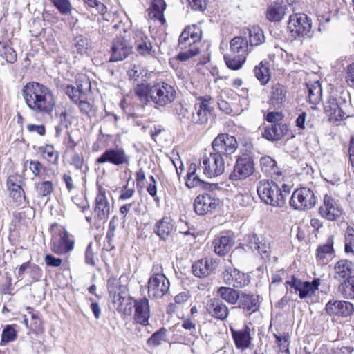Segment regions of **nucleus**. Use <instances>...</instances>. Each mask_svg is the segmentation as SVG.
I'll return each mask as SVG.
<instances>
[{"label":"nucleus","instance_id":"obj_28","mask_svg":"<svg viewBox=\"0 0 354 354\" xmlns=\"http://www.w3.org/2000/svg\"><path fill=\"white\" fill-rule=\"evenodd\" d=\"M287 6L282 1L277 0L271 2L267 7L266 15L270 21H280L286 14Z\"/></svg>","mask_w":354,"mask_h":354},{"label":"nucleus","instance_id":"obj_62","mask_svg":"<svg viewBox=\"0 0 354 354\" xmlns=\"http://www.w3.org/2000/svg\"><path fill=\"white\" fill-rule=\"evenodd\" d=\"M28 274L34 281H38L42 276V271L41 268L36 264L30 263L29 266Z\"/></svg>","mask_w":354,"mask_h":354},{"label":"nucleus","instance_id":"obj_15","mask_svg":"<svg viewBox=\"0 0 354 354\" xmlns=\"http://www.w3.org/2000/svg\"><path fill=\"white\" fill-rule=\"evenodd\" d=\"M131 53V43L123 37H117L112 41L109 61L111 62L122 61Z\"/></svg>","mask_w":354,"mask_h":354},{"label":"nucleus","instance_id":"obj_1","mask_svg":"<svg viewBox=\"0 0 354 354\" xmlns=\"http://www.w3.org/2000/svg\"><path fill=\"white\" fill-rule=\"evenodd\" d=\"M225 171V160L212 151L205 154L199 164L192 163L188 169L186 186L191 189L196 187H206L216 186L214 184L205 183L201 175L212 178L221 176Z\"/></svg>","mask_w":354,"mask_h":354},{"label":"nucleus","instance_id":"obj_25","mask_svg":"<svg viewBox=\"0 0 354 354\" xmlns=\"http://www.w3.org/2000/svg\"><path fill=\"white\" fill-rule=\"evenodd\" d=\"M354 274V263L347 259L338 261L334 266V279L346 280Z\"/></svg>","mask_w":354,"mask_h":354},{"label":"nucleus","instance_id":"obj_30","mask_svg":"<svg viewBox=\"0 0 354 354\" xmlns=\"http://www.w3.org/2000/svg\"><path fill=\"white\" fill-rule=\"evenodd\" d=\"M230 49L231 53L243 57L245 59L248 55L253 50L247 39L241 36L235 37L230 41Z\"/></svg>","mask_w":354,"mask_h":354},{"label":"nucleus","instance_id":"obj_48","mask_svg":"<svg viewBox=\"0 0 354 354\" xmlns=\"http://www.w3.org/2000/svg\"><path fill=\"white\" fill-rule=\"evenodd\" d=\"M15 327V324H8L3 328L1 336L0 346H5L6 344L16 340L17 332Z\"/></svg>","mask_w":354,"mask_h":354},{"label":"nucleus","instance_id":"obj_42","mask_svg":"<svg viewBox=\"0 0 354 354\" xmlns=\"http://www.w3.org/2000/svg\"><path fill=\"white\" fill-rule=\"evenodd\" d=\"M308 88V100L313 104L319 102L322 97V86L318 81L309 82L306 84Z\"/></svg>","mask_w":354,"mask_h":354},{"label":"nucleus","instance_id":"obj_26","mask_svg":"<svg viewBox=\"0 0 354 354\" xmlns=\"http://www.w3.org/2000/svg\"><path fill=\"white\" fill-rule=\"evenodd\" d=\"M288 131V126L285 124H270L265 127L262 136L269 141H277L284 137Z\"/></svg>","mask_w":354,"mask_h":354},{"label":"nucleus","instance_id":"obj_52","mask_svg":"<svg viewBox=\"0 0 354 354\" xmlns=\"http://www.w3.org/2000/svg\"><path fill=\"white\" fill-rule=\"evenodd\" d=\"M0 55L3 57L8 63L14 64L17 59L15 50L10 46L4 44L0 49Z\"/></svg>","mask_w":354,"mask_h":354},{"label":"nucleus","instance_id":"obj_9","mask_svg":"<svg viewBox=\"0 0 354 354\" xmlns=\"http://www.w3.org/2000/svg\"><path fill=\"white\" fill-rule=\"evenodd\" d=\"M62 88L71 101L78 105L81 113L88 116V95L83 85L77 84V87H75L71 84H66Z\"/></svg>","mask_w":354,"mask_h":354},{"label":"nucleus","instance_id":"obj_59","mask_svg":"<svg viewBox=\"0 0 354 354\" xmlns=\"http://www.w3.org/2000/svg\"><path fill=\"white\" fill-rule=\"evenodd\" d=\"M3 283L1 287V292L3 295H12L11 292L12 288V277L8 272L4 273L3 277Z\"/></svg>","mask_w":354,"mask_h":354},{"label":"nucleus","instance_id":"obj_20","mask_svg":"<svg viewBox=\"0 0 354 354\" xmlns=\"http://www.w3.org/2000/svg\"><path fill=\"white\" fill-rule=\"evenodd\" d=\"M247 245L253 251H257L263 258L268 257L270 253V244L263 237L256 234H249L245 236Z\"/></svg>","mask_w":354,"mask_h":354},{"label":"nucleus","instance_id":"obj_45","mask_svg":"<svg viewBox=\"0 0 354 354\" xmlns=\"http://www.w3.org/2000/svg\"><path fill=\"white\" fill-rule=\"evenodd\" d=\"M35 188L39 196L46 197L47 200L54 192L55 187L50 180H42L35 184Z\"/></svg>","mask_w":354,"mask_h":354},{"label":"nucleus","instance_id":"obj_10","mask_svg":"<svg viewBox=\"0 0 354 354\" xmlns=\"http://www.w3.org/2000/svg\"><path fill=\"white\" fill-rule=\"evenodd\" d=\"M254 163L252 156L243 154L237 158L234 169L229 178L231 180H244L254 172Z\"/></svg>","mask_w":354,"mask_h":354},{"label":"nucleus","instance_id":"obj_60","mask_svg":"<svg viewBox=\"0 0 354 354\" xmlns=\"http://www.w3.org/2000/svg\"><path fill=\"white\" fill-rule=\"evenodd\" d=\"M106 11V8L104 4L97 0H90V12H91L92 15H103Z\"/></svg>","mask_w":354,"mask_h":354},{"label":"nucleus","instance_id":"obj_34","mask_svg":"<svg viewBox=\"0 0 354 354\" xmlns=\"http://www.w3.org/2000/svg\"><path fill=\"white\" fill-rule=\"evenodd\" d=\"M260 166L263 173L272 178H276L281 175L279 168L274 159L268 156L261 157Z\"/></svg>","mask_w":354,"mask_h":354},{"label":"nucleus","instance_id":"obj_19","mask_svg":"<svg viewBox=\"0 0 354 354\" xmlns=\"http://www.w3.org/2000/svg\"><path fill=\"white\" fill-rule=\"evenodd\" d=\"M205 309L210 317L220 321H225L230 313L227 306L218 298L209 299L205 305Z\"/></svg>","mask_w":354,"mask_h":354},{"label":"nucleus","instance_id":"obj_61","mask_svg":"<svg viewBox=\"0 0 354 354\" xmlns=\"http://www.w3.org/2000/svg\"><path fill=\"white\" fill-rule=\"evenodd\" d=\"M53 251L59 255L65 254L73 249V245H58L52 242Z\"/></svg>","mask_w":354,"mask_h":354},{"label":"nucleus","instance_id":"obj_56","mask_svg":"<svg viewBox=\"0 0 354 354\" xmlns=\"http://www.w3.org/2000/svg\"><path fill=\"white\" fill-rule=\"evenodd\" d=\"M167 330L161 328L158 331L153 333L148 339L147 343L150 346H156L160 345L162 342L165 340Z\"/></svg>","mask_w":354,"mask_h":354},{"label":"nucleus","instance_id":"obj_23","mask_svg":"<svg viewBox=\"0 0 354 354\" xmlns=\"http://www.w3.org/2000/svg\"><path fill=\"white\" fill-rule=\"evenodd\" d=\"M133 306L135 308L136 322L144 326L147 325L150 317L149 300L147 298L135 300Z\"/></svg>","mask_w":354,"mask_h":354},{"label":"nucleus","instance_id":"obj_3","mask_svg":"<svg viewBox=\"0 0 354 354\" xmlns=\"http://www.w3.org/2000/svg\"><path fill=\"white\" fill-rule=\"evenodd\" d=\"M290 192L289 185L282 184L280 187L272 180H260L257 185V193L261 200L273 207H283Z\"/></svg>","mask_w":354,"mask_h":354},{"label":"nucleus","instance_id":"obj_55","mask_svg":"<svg viewBox=\"0 0 354 354\" xmlns=\"http://www.w3.org/2000/svg\"><path fill=\"white\" fill-rule=\"evenodd\" d=\"M29 164V169L32 171L35 177L42 178L41 171H45L46 168L38 160H27L24 163V167H26Z\"/></svg>","mask_w":354,"mask_h":354},{"label":"nucleus","instance_id":"obj_39","mask_svg":"<svg viewBox=\"0 0 354 354\" xmlns=\"http://www.w3.org/2000/svg\"><path fill=\"white\" fill-rule=\"evenodd\" d=\"M274 337L276 339V351L278 354H290L289 351L290 336L289 333L286 332L274 333Z\"/></svg>","mask_w":354,"mask_h":354},{"label":"nucleus","instance_id":"obj_58","mask_svg":"<svg viewBox=\"0 0 354 354\" xmlns=\"http://www.w3.org/2000/svg\"><path fill=\"white\" fill-rule=\"evenodd\" d=\"M182 50L183 51L179 53L177 55V59L181 62H185L189 58L197 55L200 53L198 46H193L192 48H187Z\"/></svg>","mask_w":354,"mask_h":354},{"label":"nucleus","instance_id":"obj_12","mask_svg":"<svg viewBox=\"0 0 354 354\" xmlns=\"http://www.w3.org/2000/svg\"><path fill=\"white\" fill-rule=\"evenodd\" d=\"M288 28L295 37L308 35L311 30V21L303 13L290 16Z\"/></svg>","mask_w":354,"mask_h":354},{"label":"nucleus","instance_id":"obj_22","mask_svg":"<svg viewBox=\"0 0 354 354\" xmlns=\"http://www.w3.org/2000/svg\"><path fill=\"white\" fill-rule=\"evenodd\" d=\"M325 310L330 315L347 317L352 314L354 306L351 302L346 301H329L326 305Z\"/></svg>","mask_w":354,"mask_h":354},{"label":"nucleus","instance_id":"obj_16","mask_svg":"<svg viewBox=\"0 0 354 354\" xmlns=\"http://www.w3.org/2000/svg\"><path fill=\"white\" fill-rule=\"evenodd\" d=\"M219 204V199L209 194L198 196L194 202L195 212L198 215H205L212 213Z\"/></svg>","mask_w":354,"mask_h":354},{"label":"nucleus","instance_id":"obj_6","mask_svg":"<svg viewBox=\"0 0 354 354\" xmlns=\"http://www.w3.org/2000/svg\"><path fill=\"white\" fill-rule=\"evenodd\" d=\"M212 147L213 153L225 160V158L235 153L238 142L234 136L228 133H220L212 141Z\"/></svg>","mask_w":354,"mask_h":354},{"label":"nucleus","instance_id":"obj_33","mask_svg":"<svg viewBox=\"0 0 354 354\" xmlns=\"http://www.w3.org/2000/svg\"><path fill=\"white\" fill-rule=\"evenodd\" d=\"M52 242L58 245H73L74 241L69 238V233L61 225L54 223L51 225Z\"/></svg>","mask_w":354,"mask_h":354},{"label":"nucleus","instance_id":"obj_13","mask_svg":"<svg viewBox=\"0 0 354 354\" xmlns=\"http://www.w3.org/2000/svg\"><path fill=\"white\" fill-rule=\"evenodd\" d=\"M110 212V205L106 197L104 192L99 191L95 198V203L93 211L95 222L93 223L96 228L101 227L102 223L108 218Z\"/></svg>","mask_w":354,"mask_h":354},{"label":"nucleus","instance_id":"obj_31","mask_svg":"<svg viewBox=\"0 0 354 354\" xmlns=\"http://www.w3.org/2000/svg\"><path fill=\"white\" fill-rule=\"evenodd\" d=\"M174 230V227L171 218L165 216L155 223L153 232L161 240L166 241L169 239Z\"/></svg>","mask_w":354,"mask_h":354},{"label":"nucleus","instance_id":"obj_4","mask_svg":"<svg viewBox=\"0 0 354 354\" xmlns=\"http://www.w3.org/2000/svg\"><path fill=\"white\" fill-rule=\"evenodd\" d=\"M107 288L114 308L120 313L131 315L133 306L127 286L121 284L120 279L112 277L107 281Z\"/></svg>","mask_w":354,"mask_h":354},{"label":"nucleus","instance_id":"obj_17","mask_svg":"<svg viewBox=\"0 0 354 354\" xmlns=\"http://www.w3.org/2000/svg\"><path fill=\"white\" fill-rule=\"evenodd\" d=\"M169 281L166 276L150 277L148 281V294L149 297L162 298L169 291Z\"/></svg>","mask_w":354,"mask_h":354},{"label":"nucleus","instance_id":"obj_37","mask_svg":"<svg viewBox=\"0 0 354 354\" xmlns=\"http://www.w3.org/2000/svg\"><path fill=\"white\" fill-rule=\"evenodd\" d=\"M167 5L164 0H153L151 7L148 10L149 18L158 19L164 24L165 22L164 11Z\"/></svg>","mask_w":354,"mask_h":354},{"label":"nucleus","instance_id":"obj_41","mask_svg":"<svg viewBox=\"0 0 354 354\" xmlns=\"http://www.w3.org/2000/svg\"><path fill=\"white\" fill-rule=\"evenodd\" d=\"M239 306L243 309L254 312L258 309L257 297L253 295H239Z\"/></svg>","mask_w":354,"mask_h":354},{"label":"nucleus","instance_id":"obj_14","mask_svg":"<svg viewBox=\"0 0 354 354\" xmlns=\"http://www.w3.org/2000/svg\"><path fill=\"white\" fill-rule=\"evenodd\" d=\"M320 215L326 220L335 221L342 215V208L339 201L330 195L324 196L323 204L319 207Z\"/></svg>","mask_w":354,"mask_h":354},{"label":"nucleus","instance_id":"obj_43","mask_svg":"<svg viewBox=\"0 0 354 354\" xmlns=\"http://www.w3.org/2000/svg\"><path fill=\"white\" fill-rule=\"evenodd\" d=\"M254 75L262 85L266 84L270 80V74L268 62H261L254 68Z\"/></svg>","mask_w":354,"mask_h":354},{"label":"nucleus","instance_id":"obj_29","mask_svg":"<svg viewBox=\"0 0 354 354\" xmlns=\"http://www.w3.org/2000/svg\"><path fill=\"white\" fill-rule=\"evenodd\" d=\"M232 335L237 348L245 350L250 346L252 337L250 329L248 326L241 330L231 328Z\"/></svg>","mask_w":354,"mask_h":354},{"label":"nucleus","instance_id":"obj_44","mask_svg":"<svg viewBox=\"0 0 354 354\" xmlns=\"http://www.w3.org/2000/svg\"><path fill=\"white\" fill-rule=\"evenodd\" d=\"M250 45L253 48L254 46H259L265 42L266 38L263 30L258 26H252L248 29Z\"/></svg>","mask_w":354,"mask_h":354},{"label":"nucleus","instance_id":"obj_7","mask_svg":"<svg viewBox=\"0 0 354 354\" xmlns=\"http://www.w3.org/2000/svg\"><path fill=\"white\" fill-rule=\"evenodd\" d=\"M212 97L205 95L197 97L194 111H192L191 123L205 126L208 122V113L213 110Z\"/></svg>","mask_w":354,"mask_h":354},{"label":"nucleus","instance_id":"obj_47","mask_svg":"<svg viewBox=\"0 0 354 354\" xmlns=\"http://www.w3.org/2000/svg\"><path fill=\"white\" fill-rule=\"evenodd\" d=\"M339 292L344 298L348 299H354V276L344 280L338 287Z\"/></svg>","mask_w":354,"mask_h":354},{"label":"nucleus","instance_id":"obj_64","mask_svg":"<svg viewBox=\"0 0 354 354\" xmlns=\"http://www.w3.org/2000/svg\"><path fill=\"white\" fill-rule=\"evenodd\" d=\"M45 262L48 266L57 268L61 266L62 259L48 254L45 256Z\"/></svg>","mask_w":354,"mask_h":354},{"label":"nucleus","instance_id":"obj_24","mask_svg":"<svg viewBox=\"0 0 354 354\" xmlns=\"http://www.w3.org/2000/svg\"><path fill=\"white\" fill-rule=\"evenodd\" d=\"M216 266V261L212 258L202 259L193 264L192 272L197 277H206L213 272Z\"/></svg>","mask_w":354,"mask_h":354},{"label":"nucleus","instance_id":"obj_63","mask_svg":"<svg viewBox=\"0 0 354 354\" xmlns=\"http://www.w3.org/2000/svg\"><path fill=\"white\" fill-rule=\"evenodd\" d=\"M73 203L80 209L82 212H84L85 210L88 207V202L86 196V193L84 194V198L80 196H76L73 198Z\"/></svg>","mask_w":354,"mask_h":354},{"label":"nucleus","instance_id":"obj_21","mask_svg":"<svg viewBox=\"0 0 354 354\" xmlns=\"http://www.w3.org/2000/svg\"><path fill=\"white\" fill-rule=\"evenodd\" d=\"M100 164L110 162L115 165L126 164L128 162V157L122 149H110L106 150L97 159Z\"/></svg>","mask_w":354,"mask_h":354},{"label":"nucleus","instance_id":"obj_54","mask_svg":"<svg viewBox=\"0 0 354 354\" xmlns=\"http://www.w3.org/2000/svg\"><path fill=\"white\" fill-rule=\"evenodd\" d=\"M51 3L61 15H66L72 10V6L69 0H51Z\"/></svg>","mask_w":354,"mask_h":354},{"label":"nucleus","instance_id":"obj_46","mask_svg":"<svg viewBox=\"0 0 354 354\" xmlns=\"http://www.w3.org/2000/svg\"><path fill=\"white\" fill-rule=\"evenodd\" d=\"M217 292L222 299L232 305L236 304L239 298V293L230 287H221Z\"/></svg>","mask_w":354,"mask_h":354},{"label":"nucleus","instance_id":"obj_49","mask_svg":"<svg viewBox=\"0 0 354 354\" xmlns=\"http://www.w3.org/2000/svg\"><path fill=\"white\" fill-rule=\"evenodd\" d=\"M224 60L227 68L235 71L240 69L246 61L243 57L238 56L231 52L224 55Z\"/></svg>","mask_w":354,"mask_h":354},{"label":"nucleus","instance_id":"obj_50","mask_svg":"<svg viewBox=\"0 0 354 354\" xmlns=\"http://www.w3.org/2000/svg\"><path fill=\"white\" fill-rule=\"evenodd\" d=\"M38 151L42 153L44 158H45L49 163L56 164L58 161L59 153L56 151L50 145L41 146L39 147Z\"/></svg>","mask_w":354,"mask_h":354},{"label":"nucleus","instance_id":"obj_27","mask_svg":"<svg viewBox=\"0 0 354 354\" xmlns=\"http://www.w3.org/2000/svg\"><path fill=\"white\" fill-rule=\"evenodd\" d=\"M324 111L330 122L341 120L345 117V113L334 97H329L324 104Z\"/></svg>","mask_w":354,"mask_h":354},{"label":"nucleus","instance_id":"obj_8","mask_svg":"<svg viewBox=\"0 0 354 354\" xmlns=\"http://www.w3.org/2000/svg\"><path fill=\"white\" fill-rule=\"evenodd\" d=\"M289 203L294 209L305 211L313 207L316 200L314 192L311 189L301 187L293 192Z\"/></svg>","mask_w":354,"mask_h":354},{"label":"nucleus","instance_id":"obj_5","mask_svg":"<svg viewBox=\"0 0 354 354\" xmlns=\"http://www.w3.org/2000/svg\"><path fill=\"white\" fill-rule=\"evenodd\" d=\"M150 91L151 100L157 109L165 107L172 103L176 98V92L174 87L164 82L152 85Z\"/></svg>","mask_w":354,"mask_h":354},{"label":"nucleus","instance_id":"obj_53","mask_svg":"<svg viewBox=\"0 0 354 354\" xmlns=\"http://www.w3.org/2000/svg\"><path fill=\"white\" fill-rule=\"evenodd\" d=\"M344 250L354 254V229L352 227H348L346 231Z\"/></svg>","mask_w":354,"mask_h":354},{"label":"nucleus","instance_id":"obj_11","mask_svg":"<svg viewBox=\"0 0 354 354\" xmlns=\"http://www.w3.org/2000/svg\"><path fill=\"white\" fill-rule=\"evenodd\" d=\"M202 38L201 28L197 25L187 26L181 32L178 39V47L180 50L198 46Z\"/></svg>","mask_w":354,"mask_h":354},{"label":"nucleus","instance_id":"obj_57","mask_svg":"<svg viewBox=\"0 0 354 354\" xmlns=\"http://www.w3.org/2000/svg\"><path fill=\"white\" fill-rule=\"evenodd\" d=\"M299 292V295L301 299H304L308 295H312L314 294L313 292V286L311 283L308 281H301L299 283V286H297L296 290Z\"/></svg>","mask_w":354,"mask_h":354},{"label":"nucleus","instance_id":"obj_38","mask_svg":"<svg viewBox=\"0 0 354 354\" xmlns=\"http://www.w3.org/2000/svg\"><path fill=\"white\" fill-rule=\"evenodd\" d=\"M136 48L138 53L142 56L152 55L153 51L152 50V45L149 39L142 32H139L136 35Z\"/></svg>","mask_w":354,"mask_h":354},{"label":"nucleus","instance_id":"obj_2","mask_svg":"<svg viewBox=\"0 0 354 354\" xmlns=\"http://www.w3.org/2000/svg\"><path fill=\"white\" fill-rule=\"evenodd\" d=\"M21 94L27 106L37 113L50 115L56 106L57 100L53 91L41 83H26Z\"/></svg>","mask_w":354,"mask_h":354},{"label":"nucleus","instance_id":"obj_35","mask_svg":"<svg viewBox=\"0 0 354 354\" xmlns=\"http://www.w3.org/2000/svg\"><path fill=\"white\" fill-rule=\"evenodd\" d=\"M213 243L215 252L220 256H224L230 251L233 239L229 235H222L216 238Z\"/></svg>","mask_w":354,"mask_h":354},{"label":"nucleus","instance_id":"obj_36","mask_svg":"<svg viewBox=\"0 0 354 354\" xmlns=\"http://www.w3.org/2000/svg\"><path fill=\"white\" fill-rule=\"evenodd\" d=\"M333 244V237L330 236L325 243L319 245L316 250L317 259L322 263L328 261L334 253Z\"/></svg>","mask_w":354,"mask_h":354},{"label":"nucleus","instance_id":"obj_18","mask_svg":"<svg viewBox=\"0 0 354 354\" xmlns=\"http://www.w3.org/2000/svg\"><path fill=\"white\" fill-rule=\"evenodd\" d=\"M224 282L234 288H243L250 283V277L231 266L227 268L223 273Z\"/></svg>","mask_w":354,"mask_h":354},{"label":"nucleus","instance_id":"obj_32","mask_svg":"<svg viewBox=\"0 0 354 354\" xmlns=\"http://www.w3.org/2000/svg\"><path fill=\"white\" fill-rule=\"evenodd\" d=\"M286 86L279 83L274 84L270 88L269 101L274 106L281 107L286 100Z\"/></svg>","mask_w":354,"mask_h":354},{"label":"nucleus","instance_id":"obj_40","mask_svg":"<svg viewBox=\"0 0 354 354\" xmlns=\"http://www.w3.org/2000/svg\"><path fill=\"white\" fill-rule=\"evenodd\" d=\"M149 84H138L133 89L134 94L140 102V105L145 107L151 100V86Z\"/></svg>","mask_w":354,"mask_h":354},{"label":"nucleus","instance_id":"obj_51","mask_svg":"<svg viewBox=\"0 0 354 354\" xmlns=\"http://www.w3.org/2000/svg\"><path fill=\"white\" fill-rule=\"evenodd\" d=\"M175 115L182 122H191L192 112L182 104H178L174 109Z\"/></svg>","mask_w":354,"mask_h":354}]
</instances>
